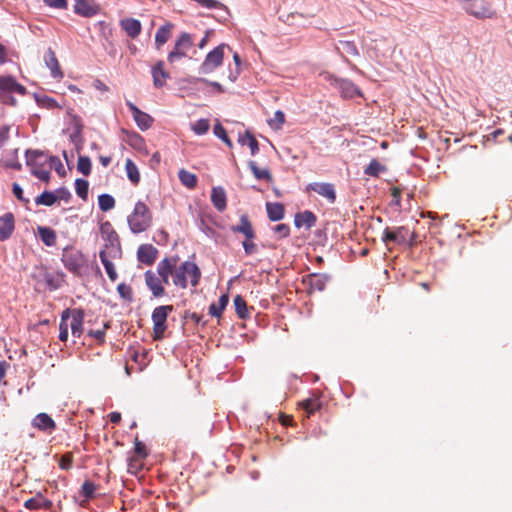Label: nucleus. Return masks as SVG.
I'll return each mask as SVG.
<instances>
[{"mask_svg":"<svg viewBox=\"0 0 512 512\" xmlns=\"http://www.w3.org/2000/svg\"><path fill=\"white\" fill-rule=\"evenodd\" d=\"M134 450H135V453L137 454V456H139L140 458H146L148 455L146 446L141 441H139L137 438L135 440V449Z\"/></svg>","mask_w":512,"mask_h":512,"instance_id":"55","label":"nucleus"},{"mask_svg":"<svg viewBox=\"0 0 512 512\" xmlns=\"http://www.w3.org/2000/svg\"><path fill=\"white\" fill-rule=\"evenodd\" d=\"M330 277L323 273H312L303 279V283L307 284L311 291H323Z\"/></svg>","mask_w":512,"mask_h":512,"instance_id":"18","label":"nucleus"},{"mask_svg":"<svg viewBox=\"0 0 512 512\" xmlns=\"http://www.w3.org/2000/svg\"><path fill=\"white\" fill-rule=\"evenodd\" d=\"M108 328H109V324L104 323L102 329L88 330V336L93 337L98 343L102 344L105 341V334H106V330Z\"/></svg>","mask_w":512,"mask_h":512,"instance_id":"47","label":"nucleus"},{"mask_svg":"<svg viewBox=\"0 0 512 512\" xmlns=\"http://www.w3.org/2000/svg\"><path fill=\"white\" fill-rule=\"evenodd\" d=\"M395 234L397 235V243H404L406 241L407 229L405 227H397L395 229Z\"/></svg>","mask_w":512,"mask_h":512,"instance_id":"59","label":"nucleus"},{"mask_svg":"<svg viewBox=\"0 0 512 512\" xmlns=\"http://www.w3.org/2000/svg\"><path fill=\"white\" fill-rule=\"evenodd\" d=\"M313 191L318 195L325 198L330 204L335 203L336 201V190L335 186L332 183L326 182H313L309 183L306 186V192Z\"/></svg>","mask_w":512,"mask_h":512,"instance_id":"13","label":"nucleus"},{"mask_svg":"<svg viewBox=\"0 0 512 512\" xmlns=\"http://www.w3.org/2000/svg\"><path fill=\"white\" fill-rule=\"evenodd\" d=\"M125 170L127 173V177L130 180V182L137 186L140 182V172L136 164L131 159H126L125 161Z\"/></svg>","mask_w":512,"mask_h":512,"instance_id":"33","label":"nucleus"},{"mask_svg":"<svg viewBox=\"0 0 512 512\" xmlns=\"http://www.w3.org/2000/svg\"><path fill=\"white\" fill-rule=\"evenodd\" d=\"M387 170L386 166L377 159H372L364 169V174L371 177H379V175Z\"/></svg>","mask_w":512,"mask_h":512,"instance_id":"37","label":"nucleus"},{"mask_svg":"<svg viewBox=\"0 0 512 512\" xmlns=\"http://www.w3.org/2000/svg\"><path fill=\"white\" fill-rule=\"evenodd\" d=\"M96 485L91 481H85L82 486L80 493L85 497V500L81 501V506H86L89 499L94 497L95 491H96Z\"/></svg>","mask_w":512,"mask_h":512,"instance_id":"40","label":"nucleus"},{"mask_svg":"<svg viewBox=\"0 0 512 512\" xmlns=\"http://www.w3.org/2000/svg\"><path fill=\"white\" fill-rule=\"evenodd\" d=\"M171 276L175 286L185 289L188 287V280L191 286L196 287L198 285L201 271L194 262L185 261L180 265H176Z\"/></svg>","mask_w":512,"mask_h":512,"instance_id":"3","label":"nucleus"},{"mask_svg":"<svg viewBox=\"0 0 512 512\" xmlns=\"http://www.w3.org/2000/svg\"><path fill=\"white\" fill-rule=\"evenodd\" d=\"M74 12L80 16L91 17L97 10L89 0H75Z\"/></svg>","mask_w":512,"mask_h":512,"instance_id":"28","label":"nucleus"},{"mask_svg":"<svg viewBox=\"0 0 512 512\" xmlns=\"http://www.w3.org/2000/svg\"><path fill=\"white\" fill-rule=\"evenodd\" d=\"M120 27L126 35L132 39L137 38L142 31V24L135 18H124L120 20Z\"/></svg>","mask_w":512,"mask_h":512,"instance_id":"22","label":"nucleus"},{"mask_svg":"<svg viewBox=\"0 0 512 512\" xmlns=\"http://www.w3.org/2000/svg\"><path fill=\"white\" fill-rule=\"evenodd\" d=\"M10 127L4 125L0 127V147H2L9 140Z\"/></svg>","mask_w":512,"mask_h":512,"instance_id":"58","label":"nucleus"},{"mask_svg":"<svg viewBox=\"0 0 512 512\" xmlns=\"http://www.w3.org/2000/svg\"><path fill=\"white\" fill-rule=\"evenodd\" d=\"M325 78L333 87L339 90L341 97L345 99H353L355 97H362L363 95L361 90L348 79H340L331 75L325 76Z\"/></svg>","mask_w":512,"mask_h":512,"instance_id":"11","label":"nucleus"},{"mask_svg":"<svg viewBox=\"0 0 512 512\" xmlns=\"http://www.w3.org/2000/svg\"><path fill=\"white\" fill-rule=\"evenodd\" d=\"M299 406L306 412V416L310 417L316 411L320 410L322 404L318 397L313 396L299 402Z\"/></svg>","mask_w":512,"mask_h":512,"instance_id":"31","label":"nucleus"},{"mask_svg":"<svg viewBox=\"0 0 512 512\" xmlns=\"http://www.w3.org/2000/svg\"><path fill=\"white\" fill-rule=\"evenodd\" d=\"M109 417H110V421H111L112 423H115V424L119 423V422H120V420H121V414H120L119 412H112V413L109 415Z\"/></svg>","mask_w":512,"mask_h":512,"instance_id":"64","label":"nucleus"},{"mask_svg":"<svg viewBox=\"0 0 512 512\" xmlns=\"http://www.w3.org/2000/svg\"><path fill=\"white\" fill-rule=\"evenodd\" d=\"M465 11L477 19L493 18L496 11L492 4L487 0H474L469 5H465Z\"/></svg>","mask_w":512,"mask_h":512,"instance_id":"12","label":"nucleus"},{"mask_svg":"<svg viewBox=\"0 0 512 512\" xmlns=\"http://www.w3.org/2000/svg\"><path fill=\"white\" fill-rule=\"evenodd\" d=\"M117 291H118L119 295L121 296V298L128 300V301L132 300L133 291L129 285H127L125 283H120L117 286Z\"/></svg>","mask_w":512,"mask_h":512,"instance_id":"50","label":"nucleus"},{"mask_svg":"<svg viewBox=\"0 0 512 512\" xmlns=\"http://www.w3.org/2000/svg\"><path fill=\"white\" fill-rule=\"evenodd\" d=\"M46 6L55 9H66L68 7L67 0H43Z\"/></svg>","mask_w":512,"mask_h":512,"instance_id":"51","label":"nucleus"},{"mask_svg":"<svg viewBox=\"0 0 512 512\" xmlns=\"http://www.w3.org/2000/svg\"><path fill=\"white\" fill-rule=\"evenodd\" d=\"M47 162L43 152L28 150L26 152V163L31 167V173L38 179L47 182L50 179V171L44 168Z\"/></svg>","mask_w":512,"mask_h":512,"instance_id":"7","label":"nucleus"},{"mask_svg":"<svg viewBox=\"0 0 512 512\" xmlns=\"http://www.w3.org/2000/svg\"><path fill=\"white\" fill-rule=\"evenodd\" d=\"M228 48L229 46L226 44H220L216 48H214L212 51H210L202 64L200 65V73L202 74H210L212 73L216 68L222 65L223 59H224V50Z\"/></svg>","mask_w":512,"mask_h":512,"instance_id":"10","label":"nucleus"},{"mask_svg":"<svg viewBox=\"0 0 512 512\" xmlns=\"http://www.w3.org/2000/svg\"><path fill=\"white\" fill-rule=\"evenodd\" d=\"M100 260L106 270V273L109 277V279L114 282L118 278V274L116 272L115 266L112 263V257L110 256L109 251H100L99 252Z\"/></svg>","mask_w":512,"mask_h":512,"instance_id":"27","label":"nucleus"},{"mask_svg":"<svg viewBox=\"0 0 512 512\" xmlns=\"http://www.w3.org/2000/svg\"><path fill=\"white\" fill-rule=\"evenodd\" d=\"M15 229V219L11 212L0 217V241H6L11 237Z\"/></svg>","mask_w":512,"mask_h":512,"instance_id":"19","label":"nucleus"},{"mask_svg":"<svg viewBox=\"0 0 512 512\" xmlns=\"http://www.w3.org/2000/svg\"><path fill=\"white\" fill-rule=\"evenodd\" d=\"M37 234L41 241L49 247L55 246L57 242V235L56 232L50 228L45 226H38L37 227Z\"/></svg>","mask_w":512,"mask_h":512,"instance_id":"29","label":"nucleus"},{"mask_svg":"<svg viewBox=\"0 0 512 512\" xmlns=\"http://www.w3.org/2000/svg\"><path fill=\"white\" fill-rule=\"evenodd\" d=\"M64 266L74 274L80 275L86 265V258L83 253L77 249H65L62 255Z\"/></svg>","mask_w":512,"mask_h":512,"instance_id":"9","label":"nucleus"},{"mask_svg":"<svg viewBox=\"0 0 512 512\" xmlns=\"http://www.w3.org/2000/svg\"><path fill=\"white\" fill-rule=\"evenodd\" d=\"M229 302L228 295L223 294L218 299L217 303H212L209 306V314L214 317H220L222 315V312L226 308L227 304Z\"/></svg>","mask_w":512,"mask_h":512,"instance_id":"36","label":"nucleus"},{"mask_svg":"<svg viewBox=\"0 0 512 512\" xmlns=\"http://www.w3.org/2000/svg\"><path fill=\"white\" fill-rule=\"evenodd\" d=\"M274 232L277 234L278 238H285L289 236L290 228L287 224H278L274 227Z\"/></svg>","mask_w":512,"mask_h":512,"instance_id":"52","label":"nucleus"},{"mask_svg":"<svg viewBox=\"0 0 512 512\" xmlns=\"http://www.w3.org/2000/svg\"><path fill=\"white\" fill-rule=\"evenodd\" d=\"M317 218L311 211H304L295 215L294 223L295 226L300 228L305 226L307 229L312 228L316 224Z\"/></svg>","mask_w":512,"mask_h":512,"instance_id":"25","label":"nucleus"},{"mask_svg":"<svg viewBox=\"0 0 512 512\" xmlns=\"http://www.w3.org/2000/svg\"><path fill=\"white\" fill-rule=\"evenodd\" d=\"M93 86H94L97 90H99V91H101V92H107V91H108V87H107V85H106L104 82H102L101 80H99V79H96V80L93 82Z\"/></svg>","mask_w":512,"mask_h":512,"instance_id":"62","label":"nucleus"},{"mask_svg":"<svg viewBox=\"0 0 512 512\" xmlns=\"http://www.w3.org/2000/svg\"><path fill=\"white\" fill-rule=\"evenodd\" d=\"M98 205L102 211L106 212L115 207V200L109 194H101L98 197Z\"/></svg>","mask_w":512,"mask_h":512,"instance_id":"42","label":"nucleus"},{"mask_svg":"<svg viewBox=\"0 0 512 512\" xmlns=\"http://www.w3.org/2000/svg\"><path fill=\"white\" fill-rule=\"evenodd\" d=\"M91 160L88 156H79L77 162V170L85 176L90 175L91 173Z\"/></svg>","mask_w":512,"mask_h":512,"instance_id":"44","label":"nucleus"},{"mask_svg":"<svg viewBox=\"0 0 512 512\" xmlns=\"http://www.w3.org/2000/svg\"><path fill=\"white\" fill-rule=\"evenodd\" d=\"M47 161L49 162L50 168H54L59 174L61 173V170L64 171L63 164L58 157L51 156L47 159Z\"/></svg>","mask_w":512,"mask_h":512,"instance_id":"54","label":"nucleus"},{"mask_svg":"<svg viewBox=\"0 0 512 512\" xmlns=\"http://www.w3.org/2000/svg\"><path fill=\"white\" fill-rule=\"evenodd\" d=\"M57 196V200H64V201H68L70 199V192L66 189H59L57 190L56 194Z\"/></svg>","mask_w":512,"mask_h":512,"instance_id":"61","label":"nucleus"},{"mask_svg":"<svg viewBox=\"0 0 512 512\" xmlns=\"http://www.w3.org/2000/svg\"><path fill=\"white\" fill-rule=\"evenodd\" d=\"M57 201V196L55 193L50 191H44L41 193L36 199L35 202L37 205H45L52 206Z\"/></svg>","mask_w":512,"mask_h":512,"instance_id":"41","label":"nucleus"},{"mask_svg":"<svg viewBox=\"0 0 512 512\" xmlns=\"http://www.w3.org/2000/svg\"><path fill=\"white\" fill-rule=\"evenodd\" d=\"M213 132L214 134L220 138L228 147H232V141L230 140V138L228 137L227 135V132L225 130V128L220 124V123H217L215 126H214V129H213Z\"/></svg>","mask_w":512,"mask_h":512,"instance_id":"48","label":"nucleus"},{"mask_svg":"<svg viewBox=\"0 0 512 512\" xmlns=\"http://www.w3.org/2000/svg\"><path fill=\"white\" fill-rule=\"evenodd\" d=\"M234 306L239 318L246 319L249 317L250 313L247 303L241 295H237L234 297Z\"/></svg>","mask_w":512,"mask_h":512,"instance_id":"38","label":"nucleus"},{"mask_svg":"<svg viewBox=\"0 0 512 512\" xmlns=\"http://www.w3.org/2000/svg\"><path fill=\"white\" fill-rule=\"evenodd\" d=\"M231 230L233 232L242 233L245 236V238L248 239H254L255 237L254 229L247 215H242L240 217L239 225L233 226Z\"/></svg>","mask_w":512,"mask_h":512,"instance_id":"26","label":"nucleus"},{"mask_svg":"<svg viewBox=\"0 0 512 512\" xmlns=\"http://www.w3.org/2000/svg\"><path fill=\"white\" fill-rule=\"evenodd\" d=\"M174 24L166 22L160 26L155 34V47L160 50L162 46L171 38Z\"/></svg>","mask_w":512,"mask_h":512,"instance_id":"24","label":"nucleus"},{"mask_svg":"<svg viewBox=\"0 0 512 512\" xmlns=\"http://www.w3.org/2000/svg\"><path fill=\"white\" fill-rule=\"evenodd\" d=\"M248 166L256 179L272 182L273 177L267 168H259L255 161H249Z\"/></svg>","mask_w":512,"mask_h":512,"instance_id":"34","label":"nucleus"},{"mask_svg":"<svg viewBox=\"0 0 512 512\" xmlns=\"http://www.w3.org/2000/svg\"><path fill=\"white\" fill-rule=\"evenodd\" d=\"M253 239H248L246 238L244 241H243V248L245 250V253L247 255H251L253 254L254 252H256V244L252 241Z\"/></svg>","mask_w":512,"mask_h":512,"instance_id":"57","label":"nucleus"},{"mask_svg":"<svg viewBox=\"0 0 512 512\" xmlns=\"http://www.w3.org/2000/svg\"><path fill=\"white\" fill-rule=\"evenodd\" d=\"M396 240L397 235L395 234V230H390L389 228H386L382 236V241L385 244H387L389 242H396Z\"/></svg>","mask_w":512,"mask_h":512,"instance_id":"56","label":"nucleus"},{"mask_svg":"<svg viewBox=\"0 0 512 512\" xmlns=\"http://www.w3.org/2000/svg\"><path fill=\"white\" fill-rule=\"evenodd\" d=\"M179 262L178 256H171L162 259L157 264V272L148 270L144 274L146 286L154 297H163L165 295L164 285L169 284V277Z\"/></svg>","mask_w":512,"mask_h":512,"instance_id":"1","label":"nucleus"},{"mask_svg":"<svg viewBox=\"0 0 512 512\" xmlns=\"http://www.w3.org/2000/svg\"><path fill=\"white\" fill-rule=\"evenodd\" d=\"M210 128V122L208 119H199L191 125V129L197 135H204Z\"/></svg>","mask_w":512,"mask_h":512,"instance_id":"46","label":"nucleus"},{"mask_svg":"<svg viewBox=\"0 0 512 512\" xmlns=\"http://www.w3.org/2000/svg\"><path fill=\"white\" fill-rule=\"evenodd\" d=\"M178 178L182 185L189 189H194L197 185V176L185 169H180Z\"/></svg>","mask_w":512,"mask_h":512,"instance_id":"35","label":"nucleus"},{"mask_svg":"<svg viewBox=\"0 0 512 512\" xmlns=\"http://www.w3.org/2000/svg\"><path fill=\"white\" fill-rule=\"evenodd\" d=\"M38 101L42 107H45L47 109H54V108L60 107L58 105L57 101L52 97L45 96V97L39 99Z\"/></svg>","mask_w":512,"mask_h":512,"instance_id":"53","label":"nucleus"},{"mask_svg":"<svg viewBox=\"0 0 512 512\" xmlns=\"http://www.w3.org/2000/svg\"><path fill=\"white\" fill-rule=\"evenodd\" d=\"M158 255V250L151 244H143L137 250V258L141 263L152 265Z\"/></svg>","mask_w":512,"mask_h":512,"instance_id":"23","label":"nucleus"},{"mask_svg":"<svg viewBox=\"0 0 512 512\" xmlns=\"http://www.w3.org/2000/svg\"><path fill=\"white\" fill-rule=\"evenodd\" d=\"M12 191H13V194L14 196L20 200V201H25L24 197H23V190L22 188L20 187L19 184L17 183H14L13 184V187H12ZM26 202H28V200H26Z\"/></svg>","mask_w":512,"mask_h":512,"instance_id":"60","label":"nucleus"},{"mask_svg":"<svg viewBox=\"0 0 512 512\" xmlns=\"http://www.w3.org/2000/svg\"><path fill=\"white\" fill-rule=\"evenodd\" d=\"M164 66V62L162 60H158L151 68L153 85L156 88H162L166 84L167 79L170 78V75L165 70Z\"/></svg>","mask_w":512,"mask_h":512,"instance_id":"17","label":"nucleus"},{"mask_svg":"<svg viewBox=\"0 0 512 512\" xmlns=\"http://www.w3.org/2000/svg\"><path fill=\"white\" fill-rule=\"evenodd\" d=\"M7 51L4 45L0 43V65L7 61Z\"/></svg>","mask_w":512,"mask_h":512,"instance_id":"63","label":"nucleus"},{"mask_svg":"<svg viewBox=\"0 0 512 512\" xmlns=\"http://www.w3.org/2000/svg\"><path fill=\"white\" fill-rule=\"evenodd\" d=\"M193 46V38L189 33L182 32L175 44L173 49L169 52L167 60L170 64L180 61L187 56L188 51Z\"/></svg>","mask_w":512,"mask_h":512,"instance_id":"8","label":"nucleus"},{"mask_svg":"<svg viewBox=\"0 0 512 512\" xmlns=\"http://www.w3.org/2000/svg\"><path fill=\"white\" fill-rule=\"evenodd\" d=\"M285 123V114L281 110L274 113V117L268 120V125L274 130H280Z\"/></svg>","mask_w":512,"mask_h":512,"instance_id":"43","label":"nucleus"},{"mask_svg":"<svg viewBox=\"0 0 512 512\" xmlns=\"http://www.w3.org/2000/svg\"><path fill=\"white\" fill-rule=\"evenodd\" d=\"M130 230L135 233L146 231L152 224V214L148 206L142 202H136L133 212L128 216Z\"/></svg>","mask_w":512,"mask_h":512,"instance_id":"4","label":"nucleus"},{"mask_svg":"<svg viewBox=\"0 0 512 512\" xmlns=\"http://www.w3.org/2000/svg\"><path fill=\"white\" fill-rule=\"evenodd\" d=\"M211 201L218 211H224L227 206L225 190L222 187H214L211 192Z\"/></svg>","mask_w":512,"mask_h":512,"instance_id":"30","label":"nucleus"},{"mask_svg":"<svg viewBox=\"0 0 512 512\" xmlns=\"http://www.w3.org/2000/svg\"><path fill=\"white\" fill-rule=\"evenodd\" d=\"M11 92L24 95L26 93V88L22 84L18 83L13 76L0 75V96Z\"/></svg>","mask_w":512,"mask_h":512,"instance_id":"14","label":"nucleus"},{"mask_svg":"<svg viewBox=\"0 0 512 512\" xmlns=\"http://www.w3.org/2000/svg\"><path fill=\"white\" fill-rule=\"evenodd\" d=\"M89 183L84 179H76L75 191L76 194L82 199L86 200L88 197Z\"/></svg>","mask_w":512,"mask_h":512,"instance_id":"45","label":"nucleus"},{"mask_svg":"<svg viewBox=\"0 0 512 512\" xmlns=\"http://www.w3.org/2000/svg\"><path fill=\"white\" fill-rule=\"evenodd\" d=\"M32 426L40 431L51 433L56 429L55 421L47 413H39L32 420Z\"/></svg>","mask_w":512,"mask_h":512,"instance_id":"21","label":"nucleus"},{"mask_svg":"<svg viewBox=\"0 0 512 512\" xmlns=\"http://www.w3.org/2000/svg\"><path fill=\"white\" fill-rule=\"evenodd\" d=\"M24 507L28 510H49L53 506V502L46 498L42 492H37L33 497L24 502Z\"/></svg>","mask_w":512,"mask_h":512,"instance_id":"16","label":"nucleus"},{"mask_svg":"<svg viewBox=\"0 0 512 512\" xmlns=\"http://www.w3.org/2000/svg\"><path fill=\"white\" fill-rule=\"evenodd\" d=\"M266 210L268 218L271 221H279L284 217V206L281 203H270L266 204Z\"/></svg>","mask_w":512,"mask_h":512,"instance_id":"32","label":"nucleus"},{"mask_svg":"<svg viewBox=\"0 0 512 512\" xmlns=\"http://www.w3.org/2000/svg\"><path fill=\"white\" fill-rule=\"evenodd\" d=\"M174 311L172 305H162L156 307L151 315L153 323V339L162 340L164 338L165 331L167 330V318L170 313Z\"/></svg>","mask_w":512,"mask_h":512,"instance_id":"6","label":"nucleus"},{"mask_svg":"<svg viewBox=\"0 0 512 512\" xmlns=\"http://www.w3.org/2000/svg\"><path fill=\"white\" fill-rule=\"evenodd\" d=\"M73 461H74L73 453L67 452L61 456L58 464H59V467L63 470H70L72 468Z\"/></svg>","mask_w":512,"mask_h":512,"instance_id":"49","label":"nucleus"},{"mask_svg":"<svg viewBox=\"0 0 512 512\" xmlns=\"http://www.w3.org/2000/svg\"><path fill=\"white\" fill-rule=\"evenodd\" d=\"M239 142L242 145L247 144L248 147L250 148L251 154L253 156L258 153V151H259L258 141L256 140V138L250 132L246 131L243 136H240L239 137Z\"/></svg>","mask_w":512,"mask_h":512,"instance_id":"39","label":"nucleus"},{"mask_svg":"<svg viewBox=\"0 0 512 512\" xmlns=\"http://www.w3.org/2000/svg\"><path fill=\"white\" fill-rule=\"evenodd\" d=\"M100 235L104 241V248L101 251H109L112 258H121L122 249L120 239L113 225L109 221L101 223Z\"/></svg>","mask_w":512,"mask_h":512,"instance_id":"5","label":"nucleus"},{"mask_svg":"<svg viewBox=\"0 0 512 512\" xmlns=\"http://www.w3.org/2000/svg\"><path fill=\"white\" fill-rule=\"evenodd\" d=\"M44 61L46 66L50 69L51 75L54 79L60 80L64 77V74L60 68L58 59L52 48H48L45 55Z\"/></svg>","mask_w":512,"mask_h":512,"instance_id":"20","label":"nucleus"},{"mask_svg":"<svg viewBox=\"0 0 512 512\" xmlns=\"http://www.w3.org/2000/svg\"><path fill=\"white\" fill-rule=\"evenodd\" d=\"M74 338H80L84 332V311L82 309H65L59 324V340H68V330Z\"/></svg>","mask_w":512,"mask_h":512,"instance_id":"2","label":"nucleus"},{"mask_svg":"<svg viewBox=\"0 0 512 512\" xmlns=\"http://www.w3.org/2000/svg\"><path fill=\"white\" fill-rule=\"evenodd\" d=\"M127 106L132 113L133 119L141 130H147L152 126L153 118L146 112L141 111L135 104L128 101Z\"/></svg>","mask_w":512,"mask_h":512,"instance_id":"15","label":"nucleus"}]
</instances>
